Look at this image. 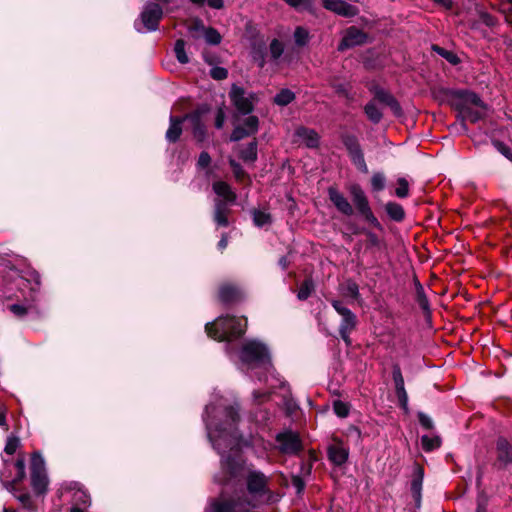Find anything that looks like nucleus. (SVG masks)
Returning <instances> with one entry per match:
<instances>
[{"label":"nucleus","mask_w":512,"mask_h":512,"mask_svg":"<svg viewBox=\"0 0 512 512\" xmlns=\"http://www.w3.org/2000/svg\"><path fill=\"white\" fill-rule=\"evenodd\" d=\"M246 326V318L226 315L220 316L213 322L207 323L205 330L208 336L215 340L232 342L244 335Z\"/></svg>","instance_id":"20e7f679"},{"label":"nucleus","mask_w":512,"mask_h":512,"mask_svg":"<svg viewBox=\"0 0 512 512\" xmlns=\"http://www.w3.org/2000/svg\"><path fill=\"white\" fill-rule=\"evenodd\" d=\"M253 223L258 228H263L272 224V216L266 210L254 209L252 211Z\"/></svg>","instance_id":"cd10ccee"},{"label":"nucleus","mask_w":512,"mask_h":512,"mask_svg":"<svg viewBox=\"0 0 512 512\" xmlns=\"http://www.w3.org/2000/svg\"><path fill=\"white\" fill-rule=\"evenodd\" d=\"M230 98L237 110L244 115L250 114L254 109V101L256 95L253 93H246V91L233 85L230 91Z\"/></svg>","instance_id":"9b49d317"},{"label":"nucleus","mask_w":512,"mask_h":512,"mask_svg":"<svg viewBox=\"0 0 512 512\" xmlns=\"http://www.w3.org/2000/svg\"><path fill=\"white\" fill-rule=\"evenodd\" d=\"M421 443L423 446V449L427 452L432 451L436 448H438L441 444V440L439 437H430L427 435H423L421 437Z\"/></svg>","instance_id":"e433bc0d"},{"label":"nucleus","mask_w":512,"mask_h":512,"mask_svg":"<svg viewBox=\"0 0 512 512\" xmlns=\"http://www.w3.org/2000/svg\"><path fill=\"white\" fill-rule=\"evenodd\" d=\"M342 142L348 151L353 164L363 173L368 172V167L364 159V154L360 146L359 140L355 135L344 134L342 135Z\"/></svg>","instance_id":"9d476101"},{"label":"nucleus","mask_w":512,"mask_h":512,"mask_svg":"<svg viewBox=\"0 0 512 512\" xmlns=\"http://www.w3.org/2000/svg\"><path fill=\"white\" fill-rule=\"evenodd\" d=\"M241 126L244 127L246 131L253 135L258 131L259 120L256 116H248L244 119L243 124Z\"/></svg>","instance_id":"a19ab883"},{"label":"nucleus","mask_w":512,"mask_h":512,"mask_svg":"<svg viewBox=\"0 0 512 512\" xmlns=\"http://www.w3.org/2000/svg\"><path fill=\"white\" fill-rule=\"evenodd\" d=\"M480 21L488 27H493L497 24V19L486 11H478Z\"/></svg>","instance_id":"3c124183"},{"label":"nucleus","mask_w":512,"mask_h":512,"mask_svg":"<svg viewBox=\"0 0 512 512\" xmlns=\"http://www.w3.org/2000/svg\"><path fill=\"white\" fill-rule=\"evenodd\" d=\"M364 112L368 119L374 124L379 123L383 116L381 110L377 107L374 100L370 101L365 105Z\"/></svg>","instance_id":"7c9ffc66"},{"label":"nucleus","mask_w":512,"mask_h":512,"mask_svg":"<svg viewBox=\"0 0 512 512\" xmlns=\"http://www.w3.org/2000/svg\"><path fill=\"white\" fill-rule=\"evenodd\" d=\"M418 419H419L421 426H423L424 428H426V429L433 428V421L428 415H426L424 413H419Z\"/></svg>","instance_id":"bf43d9fd"},{"label":"nucleus","mask_w":512,"mask_h":512,"mask_svg":"<svg viewBox=\"0 0 512 512\" xmlns=\"http://www.w3.org/2000/svg\"><path fill=\"white\" fill-rule=\"evenodd\" d=\"M434 50L451 64H457L459 62L458 57L453 52H450L437 46L434 47Z\"/></svg>","instance_id":"603ef678"},{"label":"nucleus","mask_w":512,"mask_h":512,"mask_svg":"<svg viewBox=\"0 0 512 512\" xmlns=\"http://www.w3.org/2000/svg\"><path fill=\"white\" fill-rule=\"evenodd\" d=\"M424 479V470L421 466L415 465L413 469V476L411 481V493L415 500L416 506H420L421 491Z\"/></svg>","instance_id":"aec40b11"},{"label":"nucleus","mask_w":512,"mask_h":512,"mask_svg":"<svg viewBox=\"0 0 512 512\" xmlns=\"http://www.w3.org/2000/svg\"><path fill=\"white\" fill-rule=\"evenodd\" d=\"M393 381L395 384L396 395L402 408L407 409L408 395L404 386V378L398 366H394L392 372Z\"/></svg>","instance_id":"6ab92c4d"},{"label":"nucleus","mask_w":512,"mask_h":512,"mask_svg":"<svg viewBox=\"0 0 512 512\" xmlns=\"http://www.w3.org/2000/svg\"><path fill=\"white\" fill-rule=\"evenodd\" d=\"M212 189L217 195L216 199L227 200L230 203H235L237 195L228 183L221 180L215 181L212 184Z\"/></svg>","instance_id":"b1692460"},{"label":"nucleus","mask_w":512,"mask_h":512,"mask_svg":"<svg viewBox=\"0 0 512 512\" xmlns=\"http://www.w3.org/2000/svg\"><path fill=\"white\" fill-rule=\"evenodd\" d=\"M226 353L231 360L236 361V358L238 359L237 365L241 371L250 377L256 376L259 381L267 383V390H255L253 392L252 396L255 403L261 404L267 401L276 389L283 390L282 397L284 399L290 394L287 382L280 378L272 366L268 347L261 341L247 340L239 350L228 344Z\"/></svg>","instance_id":"f03ea898"},{"label":"nucleus","mask_w":512,"mask_h":512,"mask_svg":"<svg viewBox=\"0 0 512 512\" xmlns=\"http://www.w3.org/2000/svg\"><path fill=\"white\" fill-rule=\"evenodd\" d=\"M210 75L215 80H224L228 76V71L223 67L216 66L210 70Z\"/></svg>","instance_id":"5fc2aeb1"},{"label":"nucleus","mask_w":512,"mask_h":512,"mask_svg":"<svg viewBox=\"0 0 512 512\" xmlns=\"http://www.w3.org/2000/svg\"><path fill=\"white\" fill-rule=\"evenodd\" d=\"M314 289L313 282L311 280H305L300 286L297 297L299 300H306Z\"/></svg>","instance_id":"ea45409f"},{"label":"nucleus","mask_w":512,"mask_h":512,"mask_svg":"<svg viewBox=\"0 0 512 512\" xmlns=\"http://www.w3.org/2000/svg\"><path fill=\"white\" fill-rule=\"evenodd\" d=\"M75 491L73 493L72 501L74 506H84L87 507L90 505V496L86 491L81 489L80 487H74Z\"/></svg>","instance_id":"2f4dec72"},{"label":"nucleus","mask_w":512,"mask_h":512,"mask_svg":"<svg viewBox=\"0 0 512 512\" xmlns=\"http://www.w3.org/2000/svg\"><path fill=\"white\" fill-rule=\"evenodd\" d=\"M333 410L340 418H345L349 415L350 407L347 403L337 400L333 403Z\"/></svg>","instance_id":"79ce46f5"},{"label":"nucleus","mask_w":512,"mask_h":512,"mask_svg":"<svg viewBox=\"0 0 512 512\" xmlns=\"http://www.w3.org/2000/svg\"><path fill=\"white\" fill-rule=\"evenodd\" d=\"M186 43L182 39H178L174 45L175 57L181 64H187L189 62L188 54L186 53Z\"/></svg>","instance_id":"72a5a7b5"},{"label":"nucleus","mask_w":512,"mask_h":512,"mask_svg":"<svg viewBox=\"0 0 512 512\" xmlns=\"http://www.w3.org/2000/svg\"><path fill=\"white\" fill-rule=\"evenodd\" d=\"M496 453L498 462L507 466L512 463V445L503 437H499L496 442Z\"/></svg>","instance_id":"412c9836"},{"label":"nucleus","mask_w":512,"mask_h":512,"mask_svg":"<svg viewBox=\"0 0 512 512\" xmlns=\"http://www.w3.org/2000/svg\"><path fill=\"white\" fill-rule=\"evenodd\" d=\"M328 195L330 201L340 213L346 216H351L353 214L354 210L352 205L341 192L333 187H330L328 189Z\"/></svg>","instance_id":"2eb2a0df"},{"label":"nucleus","mask_w":512,"mask_h":512,"mask_svg":"<svg viewBox=\"0 0 512 512\" xmlns=\"http://www.w3.org/2000/svg\"><path fill=\"white\" fill-rule=\"evenodd\" d=\"M255 508L244 491L227 498L224 493L210 502L205 512H251Z\"/></svg>","instance_id":"39448f33"},{"label":"nucleus","mask_w":512,"mask_h":512,"mask_svg":"<svg viewBox=\"0 0 512 512\" xmlns=\"http://www.w3.org/2000/svg\"><path fill=\"white\" fill-rule=\"evenodd\" d=\"M279 449L286 454H295L301 450V441L297 433L284 431L276 437Z\"/></svg>","instance_id":"f8f14e48"},{"label":"nucleus","mask_w":512,"mask_h":512,"mask_svg":"<svg viewBox=\"0 0 512 512\" xmlns=\"http://www.w3.org/2000/svg\"><path fill=\"white\" fill-rule=\"evenodd\" d=\"M366 35L360 29L356 27H350L347 29L342 41L339 44L338 49L343 51L347 48L364 43Z\"/></svg>","instance_id":"dca6fc26"},{"label":"nucleus","mask_w":512,"mask_h":512,"mask_svg":"<svg viewBox=\"0 0 512 512\" xmlns=\"http://www.w3.org/2000/svg\"><path fill=\"white\" fill-rule=\"evenodd\" d=\"M295 99V94L289 89L280 90L274 97V103L279 106H286Z\"/></svg>","instance_id":"473e14b6"},{"label":"nucleus","mask_w":512,"mask_h":512,"mask_svg":"<svg viewBox=\"0 0 512 512\" xmlns=\"http://www.w3.org/2000/svg\"><path fill=\"white\" fill-rule=\"evenodd\" d=\"M225 119L226 116L224 110L222 108H219L215 117V126L217 129H221L224 126Z\"/></svg>","instance_id":"052dcab7"},{"label":"nucleus","mask_w":512,"mask_h":512,"mask_svg":"<svg viewBox=\"0 0 512 512\" xmlns=\"http://www.w3.org/2000/svg\"><path fill=\"white\" fill-rule=\"evenodd\" d=\"M238 404L218 393L206 406L203 420L207 436L214 449L221 456V474L215 481L225 486H237L246 479L250 494L262 495L267 492L268 478L264 473L253 470L240 457L242 446L254 445L257 439H246L239 431Z\"/></svg>","instance_id":"f257e3e1"},{"label":"nucleus","mask_w":512,"mask_h":512,"mask_svg":"<svg viewBox=\"0 0 512 512\" xmlns=\"http://www.w3.org/2000/svg\"><path fill=\"white\" fill-rule=\"evenodd\" d=\"M210 162H211V157L207 152L204 151L199 155V158H198V166L199 167L206 168L209 166Z\"/></svg>","instance_id":"680f3d73"},{"label":"nucleus","mask_w":512,"mask_h":512,"mask_svg":"<svg viewBox=\"0 0 512 512\" xmlns=\"http://www.w3.org/2000/svg\"><path fill=\"white\" fill-rule=\"evenodd\" d=\"M293 486L297 489V492L300 493L304 488V482L299 476H295L292 479Z\"/></svg>","instance_id":"69168bd1"},{"label":"nucleus","mask_w":512,"mask_h":512,"mask_svg":"<svg viewBox=\"0 0 512 512\" xmlns=\"http://www.w3.org/2000/svg\"><path fill=\"white\" fill-rule=\"evenodd\" d=\"M349 192L359 214L368 212L370 205L363 189L358 184H354L350 187Z\"/></svg>","instance_id":"4be33fe9"},{"label":"nucleus","mask_w":512,"mask_h":512,"mask_svg":"<svg viewBox=\"0 0 512 512\" xmlns=\"http://www.w3.org/2000/svg\"><path fill=\"white\" fill-rule=\"evenodd\" d=\"M416 297L417 303L420 306V308L424 311L429 310V301L424 293L422 285H420L419 283L417 284Z\"/></svg>","instance_id":"37998d69"},{"label":"nucleus","mask_w":512,"mask_h":512,"mask_svg":"<svg viewBox=\"0 0 512 512\" xmlns=\"http://www.w3.org/2000/svg\"><path fill=\"white\" fill-rule=\"evenodd\" d=\"M5 469L1 473V482L4 488L14 493L15 484L21 482L25 478V458L24 456L18 458L15 462H8L4 460Z\"/></svg>","instance_id":"0eeeda50"},{"label":"nucleus","mask_w":512,"mask_h":512,"mask_svg":"<svg viewBox=\"0 0 512 512\" xmlns=\"http://www.w3.org/2000/svg\"><path fill=\"white\" fill-rule=\"evenodd\" d=\"M398 187L395 190V194L399 198H406L409 195V184L405 178L398 179Z\"/></svg>","instance_id":"a18cd8bd"},{"label":"nucleus","mask_w":512,"mask_h":512,"mask_svg":"<svg viewBox=\"0 0 512 512\" xmlns=\"http://www.w3.org/2000/svg\"><path fill=\"white\" fill-rule=\"evenodd\" d=\"M227 245H228V238L225 235H223L218 242V248L220 250H224L227 247Z\"/></svg>","instance_id":"774afa93"},{"label":"nucleus","mask_w":512,"mask_h":512,"mask_svg":"<svg viewBox=\"0 0 512 512\" xmlns=\"http://www.w3.org/2000/svg\"><path fill=\"white\" fill-rule=\"evenodd\" d=\"M295 135L303 141L307 147L316 148L319 144V135L318 133L306 127H299L295 131Z\"/></svg>","instance_id":"393cba45"},{"label":"nucleus","mask_w":512,"mask_h":512,"mask_svg":"<svg viewBox=\"0 0 512 512\" xmlns=\"http://www.w3.org/2000/svg\"><path fill=\"white\" fill-rule=\"evenodd\" d=\"M393 98H395L393 95L381 88L376 89L374 92V101L377 100L386 106L393 100Z\"/></svg>","instance_id":"c03bdc74"},{"label":"nucleus","mask_w":512,"mask_h":512,"mask_svg":"<svg viewBox=\"0 0 512 512\" xmlns=\"http://www.w3.org/2000/svg\"><path fill=\"white\" fill-rule=\"evenodd\" d=\"M162 16L163 10L159 4L148 3L144 6L140 19L135 21V28L140 33L155 31Z\"/></svg>","instance_id":"6e6552de"},{"label":"nucleus","mask_w":512,"mask_h":512,"mask_svg":"<svg viewBox=\"0 0 512 512\" xmlns=\"http://www.w3.org/2000/svg\"><path fill=\"white\" fill-rule=\"evenodd\" d=\"M203 35H204L205 41L208 44L217 45L221 42V35L214 28H211V27L205 28Z\"/></svg>","instance_id":"58836bf2"},{"label":"nucleus","mask_w":512,"mask_h":512,"mask_svg":"<svg viewBox=\"0 0 512 512\" xmlns=\"http://www.w3.org/2000/svg\"><path fill=\"white\" fill-rule=\"evenodd\" d=\"M327 455L330 462L336 466L345 464L349 457V449L337 438L332 440L327 447Z\"/></svg>","instance_id":"ddd939ff"},{"label":"nucleus","mask_w":512,"mask_h":512,"mask_svg":"<svg viewBox=\"0 0 512 512\" xmlns=\"http://www.w3.org/2000/svg\"><path fill=\"white\" fill-rule=\"evenodd\" d=\"M243 290L232 284H224L219 289V298L223 303H231L243 297Z\"/></svg>","instance_id":"5701e85b"},{"label":"nucleus","mask_w":512,"mask_h":512,"mask_svg":"<svg viewBox=\"0 0 512 512\" xmlns=\"http://www.w3.org/2000/svg\"><path fill=\"white\" fill-rule=\"evenodd\" d=\"M19 445H20L19 438L15 437V436H10L7 438L4 451H5V453L12 455L16 452Z\"/></svg>","instance_id":"de8ad7c7"},{"label":"nucleus","mask_w":512,"mask_h":512,"mask_svg":"<svg viewBox=\"0 0 512 512\" xmlns=\"http://www.w3.org/2000/svg\"><path fill=\"white\" fill-rule=\"evenodd\" d=\"M494 146L499 153H501L504 157L512 162V150L510 147L500 141H495Z\"/></svg>","instance_id":"864d4df0"},{"label":"nucleus","mask_w":512,"mask_h":512,"mask_svg":"<svg viewBox=\"0 0 512 512\" xmlns=\"http://www.w3.org/2000/svg\"><path fill=\"white\" fill-rule=\"evenodd\" d=\"M385 210L388 216L394 221L400 222L405 217L403 207L396 202H388L385 206Z\"/></svg>","instance_id":"c85d7f7f"},{"label":"nucleus","mask_w":512,"mask_h":512,"mask_svg":"<svg viewBox=\"0 0 512 512\" xmlns=\"http://www.w3.org/2000/svg\"><path fill=\"white\" fill-rule=\"evenodd\" d=\"M16 498L26 507V508H30L29 506V503H30V496L29 494H22L20 496H16Z\"/></svg>","instance_id":"338daca9"},{"label":"nucleus","mask_w":512,"mask_h":512,"mask_svg":"<svg viewBox=\"0 0 512 512\" xmlns=\"http://www.w3.org/2000/svg\"><path fill=\"white\" fill-rule=\"evenodd\" d=\"M331 306L341 316L338 332L341 339L347 346L351 345V333L356 329L358 324L357 316L352 312L345 302L340 299L332 298L329 299Z\"/></svg>","instance_id":"423d86ee"},{"label":"nucleus","mask_w":512,"mask_h":512,"mask_svg":"<svg viewBox=\"0 0 512 512\" xmlns=\"http://www.w3.org/2000/svg\"><path fill=\"white\" fill-rule=\"evenodd\" d=\"M240 157L245 162H254L257 159V143L251 142L245 147L241 153Z\"/></svg>","instance_id":"f704fd0d"},{"label":"nucleus","mask_w":512,"mask_h":512,"mask_svg":"<svg viewBox=\"0 0 512 512\" xmlns=\"http://www.w3.org/2000/svg\"><path fill=\"white\" fill-rule=\"evenodd\" d=\"M193 4L198 6L207 5L212 9H221L224 5V0H190Z\"/></svg>","instance_id":"8fccbe9b"},{"label":"nucleus","mask_w":512,"mask_h":512,"mask_svg":"<svg viewBox=\"0 0 512 512\" xmlns=\"http://www.w3.org/2000/svg\"><path fill=\"white\" fill-rule=\"evenodd\" d=\"M288 5L297 11L315 13V0H284Z\"/></svg>","instance_id":"c756f323"},{"label":"nucleus","mask_w":512,"mask_h":512,"mask_svg":"<svg viewBox=\"0 0 512 512\" xmlns=\"http://www.w3.org/2000/svg\"><path fill=\"white\" fill-rule=\"evenodd\" d=\"M182 119L170 116V125L168 130L166 131V140L169 142H176L182 133Z\"/></svg>","instance_id":"bb28decb"},{"label":"nucleus","mask_w":512,"mask_h":512,"mask_svg":"<svg viewBox=\"0 0 512 512\" xmlns=\"http://www.w3.org/2000/svg\"><path fill=\"white\" fill-rule=\"evenodd\" d=\"M338 291L348 304H352L355 301L360 302L361 300L359 286L351 279L341 283L338 287Z\"/></svg>","instance_id":"a211bd4d"},{"label":"nucleus","mask_w":512,"mask_h":512,"mask_svg":"<svg viewBox=\"0 0 512 512\" xmlns=\"http://www.w3.org/2000/svg\"><path fill=\"white\" fill-rule=\"evenodd\" d=\"M233 203L227 200H214L213 219L218 226L226 227L229 225L228 214L230 213V205Z\"/></svg>","instance_id":"f3484780"},{"label":"nucleus","mask_w":512,"mask_h":512,"mask_svg":"<svg viewBox=\"0 0 512 512\" xmlns=\"http://www.w3.org/2000/svg\"><path fill=\"white\" fill-rule=\"evenodd\" d=\"M452 104L458 110L461 117L460 127L463 132H467L466 120L472 123L481 120L485 116L487 109L477 94L464 90L453 93Z\"/></svg>","instance_id":"7ed1b4c3"},{"label":"nucleus","mask_w":512,"mask_h":512,"mask_svg":"<svg viewBox=\"0 0 512 512\" xmlns=\"http://www.w3.org/2000/svg\"><path fill=\"white\" fill-rule=\"evenodd\" d=\"M309 40V32L303 27H297L294 31V41L298 46H305Z\"/></svg>","instance_id":"4c0bfd02"},{"label":"nucleus","mask_w":512,"mask_h":512,"mask_svg":"<svg viewBox=\"0 0 512 512\" xmlns=\"http://www.w3.org/2000/svg\"><path fill=\"white\" fill-rule=\"evenodd\" d=\"M387 106L391 109L392 113L396 117L402 116L403 111H402V108H401L399 102L396 100V98H393V100L390 103H388Z\"/></svg>","instance_id":"13d9d810"},{"label":"nucleus","mask_w":512,"mask_h":512,"mask_svg":"<svg viewBox=\"0 0 512 512\" xmlns=\"http://www.w3.org/2000/svg\"><path fill=\"white\" fill-rule=\"evenodd\" d=\"M361 216L364 217V219L370 223L371 225H373L375 228H378L380 229L381 228V224L379 223V221L377 220V218L374 216L371 208L368 209V212H363L360 214Z\"/></svg>","instance_id":"4d7b16f0"},{"label":"nucleus","mask_w":512,"mask_h":512,"mask_svg":"<svg viewBox=\"0 0 512 512\" xmlns=\"http://www.w3.org/2000/svg\"><path fill=\"white\" fill-rule=\"evenodd\" d=\"M31 485L37 494L46 492L48 477L45 462L39 452H34L31 457Z\"/></svg>","instance_id":"1a4fd4ad"},{"label":"nucleus","mask_w":512,"mask_h":512,"mask_svg":"<svg viewBox=\"0 0 512 512\" xmlns=\"http://www.w3.org/2000/svg\"><path fill=\"white\" fill-rule=\"evenodd\" d=\"M371 185L374 191H381L385 188V176L382 173H375L371 178Z\"/></svg>","instance_id":"49530a36"},{"label":"nucleus","mask_w":512,"mask_h":512,"mask_svg":"<svg viewBox=\"0 0 512 512\" xmlns=\"http://www.w3.org/2000/svg\"><path fill=\"white\" fill-rule=\"evenodd\" d=\"M269 52L271 59L277 61L284 52V45L278 39H273L269 45Z\"/></svg>","instance_id":"c9c22d12"},{"label":"nucleus","mask_w":512,"mask_h":512,"mask_svg":"<svg viewBox=\"0 0 512 512\" xmlns=\"http://www.w3.org/2000/svg\"><path fill=\"white\" fill-rule=\"evenodd\" d=\"M254 60L258 62L259 67L263 68L266 61H265V54L262 50H258L254 52L253 55Z\"/></svg>","instance_id":"e2e57ef3"},{"label":"nucleus","mask_w":512,"mask_h":512,"mask_svg":"<svg viewBox=\"0 0 512 512\" xmlns=\"http://www.w3.org/2000/svg\"><path fill=\"white\" fill-rule=\"evenodd\" d=\"M229 164L231 166V169H232V172H233L235 178L238 180H242L245 176V172H244L243 168L241 167V165L238 162H236L234 159H230Z\"/></svg>","instance_id":"6e6d98bb"},{"label":"nucleus","mask_w":512,"mask_h":512,"mask_svg":"<svg viewBox=\"0 0 512 512\" xmlns=\"http://www.w3.org/2000/svg\"><path fill=\"white\" fill-rule=\"evenodd\" d=\"M192 124V132L194 137L199 141H204L206 137L205 126L201 121V117L198 113L191 114L187 117Z\"/></svg>","instance_id":"a878e982"},{"label":"nucleus","mask_w":512,"mask_h":512,"mask_svg":"<svg viewBox=\"0 0 512 512\" xmlns=\"http://www.w3.org/2000/svg\"><path fill=\"white\" fill-rule=\"evenodd\" d=\"M10 310L15 314V315H18V316H22L26 313V309L25 307H23L22 305H19V304H13L10 306Z\"/></svg>","instance_id":"0e129e2a"},{"label":"nucleus","mask_w":512,"mask_h":512,"mask_svg":"<svg viewBox=\"0 0 512 512\" xmlns=\"http://www.w3.org/2000/svg\"><path fill=\"white\" fill-rule=\"evenodd\" d=\"M323 7L343 17H353L357 14V8L342 0H322Z\"/></svg>","instance_id":"4468645a"},{"label":"nucleus","mask_w":512,"mask_h":512,"mask_svg":"<svg viewBox=\"0 0 512 512\" xmlns=\"http://www.w3.org/2000/svg\"><path fill=\"white\" fill-rule=\"evenodd\" d=\"M252 134L245 130L241 125L236 126L231 133L230 140L233 142H237L242 140L245 137L251 136Z\"/></svg>","instance_id":"09e8293b"}]
</instances>
